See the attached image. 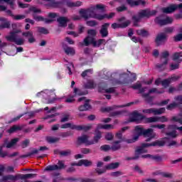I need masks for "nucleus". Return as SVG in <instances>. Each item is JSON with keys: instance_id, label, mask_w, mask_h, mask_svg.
<instances>
[{"instance_id": "f257e3e1", "label": "nucleus", "mask_w": 182, "mask_h": 182, "mask_svg": "<svg viewBox=\"0 0 182 182\" xmlns=\"http://www.w3.org/2000/svg\"><path fill=\"white\" fill-rule=\"evenodd\" d=\"M111 77L115 80L116 83H118V85H129V83H133V82H136L137 79L136 73L119 74L118 73H113L111 75Z\"/></svg>"}, {"instance_id": "f03ea898", "label": "nucleus", "mask_w": 182, "mask_h": 182, "mask_svg": "<svg viewBox=\"0 0 182 182\" xmlns=\"http://www.w3.org/2000/svg\"><path fill=\"white\" fill-rule=\"evenodd\" d=\"M48 4H46L47 9H58L62 8L63 5H66L68 8H77L82 6V1H77L75 2L73 1H56V0H43Z\"/></svg>"}, {"instance_id": "7ed1b4c3", "label": "nucleus", "mask_w": 182, "mask_h": 182, "mask_svg": "<svg viewBox=\"0 0 182 182\" xmlns=\"http://www.w3.org/2000/svg\"><path fill=\"white\" fill-rule=\"evenodd\" d=\"M36 177V173H28V174H21L18 173L16 175L9 174L2 176L0 178L1 182H15L18 180H26V178H33Z\"/></svg>"}, {"instance_id": "20e7f679", "label": "nucleus", "mask_w": 182, "mask_h": 182, "mask_svg": "<svg viewBox=\"0 0 182 182\" xmlns=\"http://www.w3.org/2000/svg\"><path fill=\"white\" fill-rule=\"evenodd\" d=\"M156 14H157V11L150 10V9L139 11L137 13V15H134L132 16L134 26H139V22L141 21L142 18H150V16H154Z\"/></svg>"}, {"instance_id": "39448f33", "label": "nucleus", "mask_w": 182, "mask_h": 182, "mask_svg": "<svg viewBox=\"0 0 182 182\" xmlns=\"http://www.w3.org/2000/svg\"><path fill=\"white\" fill-rule=\"evenodd\" d=\"M19 32H21L19 30L11 31L10 32V35L6 36L5 38L9 42H14L16 45H23V43H25V40H23V38H18V34L16 33H19Z\"/></svg>"}, {"instance_id": "423d86ee", "label": "nucleus", "mask_w": 182, "mask_h": 182, "mask_svg": "<svg viewBox=\"0 0 182 182\" xmlns=\"http://www.w3.org/2000/svg\"><path fill=\"white\" fill-rule=\"evenodd\" d=\"M80 15L85 19V21H87L89 18H93L96 19L97 15L98 14H95L92 9H81L79 11Z\"/></svg>"}, {"instance_id": "0eeeda50", "label": "nucleus", "mask_w": 182, "mask_h": 182, "mask_svg": "<svg viewBox=\"0 0 182 182\" xmlns=\"http://www.w3.org/2000/svg\"><path fill=\"white\" fill-rule=\"evenodd\" d=\"M66 168V165H65V161H58V165H48L44 169V171H56L57 170H63Z\"/></svg>"}, {"instance_id": "6e6552de", "label": "nucleus", "mask_w": 182, "mask_h": 182, "mask_svg": "<svg viewBox=\"0 0 182 182\" xmlns=\"http://www.w3.org/2000/svg\"><path fill=\"white\" fill-rule=\"evenodd\" d=\"M88 36L84 39L83 43L85 46H89L90 43H92V39L95 40L96 35H97V32L95 29H90L87 31Z\"/></svg>"}, {"instance_id": "1a4fd4ad", "label": "nucleus", "mask_w": 182, "mask_h": 182, "mask_svg": "<svg viewBox=\"0 0 182 182\" xmlns=\"http://www.w3.org/2000/svg\"><path fill=\"white\" fill-rule=\"evenodd\" d=\"M173 18L166 17L164 18V15H161L159 17H156L155 22L160 25V26H164V25H168V23H173Z\"/></svg>"}, {"instance_id": "9d476101", "label": "nucleus", "mask_w": 182, "mask_h": 182, "mask_svg": "<svg viewBox=\"0 0 182 182\" xmlns=\"http://www.w3.org/2000/svg\"><path fill=\"white\" fill-rule=\"evenodd\" d=\"M151 93H157V95H161L164 93V90H159L157 88H152L149 90L148 93L142 94V97H144L146 102H150L153 100V97H150Z\"/></svg>"}, {"instance_id": "9b49d317", "label": "nucleus", "mask_w": 182, "mask_h": 182, "mask_svg": "<svg viewBox=\"0 0 182 182\" xmlns=\"http://www.w3.org/2000/svg\"><path fill=\"white\" fill-rule=\"evenodd\" d=\"M144 129H143V127H140V126H136L135 127V132L136 133V135L134 136V137L132 139H127L126 141L128 144H132V143H136V141H137V140H139V137H140V136H141V134H143Z\"/></svg>"}, {"instance_id": "f8f14e48", "label": "nucleus", "mask_w": 182, "mask_h": 182, "mask_svg": "<svg viewBox=\"0 0 182 182\" xmlns=\"http://www.w3.org/2000/svg\"><path fill=\"white\" fill-rule=\"evenodd\" d=\"M181 2H182V0H179ZM176 9H179L180 12L182 14V4H173L171 5L168 7L163 8L162 11L164 14H172V12H174Z\"/></svg>"}, {"instance_id": "ddd939ff", "label": "nucleus", "mask_w": 182, "mask_h": 182, "mask_svg": "<svg viewBox=\"0 0 182 182\" xmlns=\"http://www.w3.org/2000/svg\"><path fill=\"white\" fill-rule=\"evenodd\" d=\"M143 113H146L147 114H154L155 116L157 114H163L164 112H166V108L162 107L159 109H156V108H150V109H143Z\"/></svg>"}, {"instance_id": "4468645a", "label": "nucleus", "mask_w": 182, "mask_h": 182, "mask_svg": "<svg viewBox=\"0 0 182 182\" xmlns=\"http://www.w3.org/2000/svg\"><path fill=\"white\" fill-rule=\"evenodd\" d=\"M166 42H167V34H166L165 33H161L156 36V38L155 39L156 46L164 45Z\"/></svg>"}, {"instance_id": "2eb2a0df", "label": "nucleus", "mask_w": 182, "mask_h": 182, "mask_svg": "<svg viewBox=\"0 0 182 182\" xmlns=\"http://www.w3.org/2000/svg\"><path fill=\"white\" fill-rule=\"evenodd\" d=\"M143 153H147V150L143 149L141 146H138L135 150V155L133 157H127L126 160L129 161V160H138L140 158V154H143Z\"/></svg>"}, {"instance_id": "dca6fc26", "label": "nucleus", "mask_w": 182, "mask_h": 182, "mask_svg": "<svg viewBox=\"0 0 182 182\" xmlns=\"http://www.w3.org/2000/svg\"><path fill=\"white\" fill-rule=\"evenodd\" d=\"M132 105H134V102H129L127 105H119V106H112V107H104L101 109V112H107V113L110 112H113V110H114L115 109H117V107H129V106H132Z\"/></svg>"}, {"instance_id": "f3484780", "label": "nucleus", "mask_w": 182, "mask_h": 182, "mask_svg": "<svg viewBox=\"0 0 182 182\" xmlns=\"http://www.w3.org/2000/svg\"><path fill=\"white\" fill-rule=\"evenodd\" d=\"M77 144H86L87 146H92L95 144V142L89 141V136L87 135H82L77 138Z\"/></svg>"}, {"instance_id": "a211bd4d", "label": "nucleus", "mask_w": 182, "mask_h": 182, "mask_svg": "<svg viewBox=\"0 0 182 182\" xmlns=\"http://www.w3.org/2000/svg\"><path fill=\"white\" fill-rule=\"evenodd\" d=\"M164 144H166V142L164 141H155L151 144L149 143H144L142 144L141 145V146L142 147V149H146V147H151V146H159V147H163V146H164Z\"/></svg>"}, {"instance_id": "6ab92c4d", "label": "nucleus", "mask_w": 182, "mask_h": 182, "mask_svg": "<svg viewBox=\"0 0 182 182\" xmlns=\"http://www.w3.org/2000/svg\"><path fill=\"white\" fill-rule=\"evenodd\" d=\"M59 28H66L68 23L70 22V20L66 16H60L57 18Z\"/></svg>"}, {"instance_id": "aec40b11", "label": "nucleus", "mask_w": 182, "mask_h": 182, "mask_svg": "<svg viewBox=\"0 0 182 182\" xmlns=\"http://www.w3.org/2000/svg\"><path fill=\"white\" fill-rule=\"evenodd\" d=\"M127 3L129 6H139L141 5L142 6H146L147 2L144 0H127Z\"/></svg>"}, {"instance_id": "412c9836", "label": "nucleus", "mask_w": 182, "mask_h": 182, "mask_svg": "<svg viewBox=\"0 0 182 182\" xmlns=\"http://www.w3.org/2000/svg\"><path fill=\"white\" fill-rule=\"evenodd\" d=\"M110 26L109 23H105L101 26V29L100 30V33L102 38H107L109 36V31L107 30Z\"/></svg>"}, {"instance_id": "4be33fe9", "label": "nucleus", "mask_w": 182, "mask_h": 182, "mask_svg": "<svg viewBox=\"0 0 182 182\" xmlns=\"http://www.w3.org/2000/svg\"><path fill=\"white\" fill-rule=\"evenodd\" d=\"M144 119V116H143L141 113L134 112L129 117V122H140Z\"/></svg>"}, {"instance_id": "5701e85b", "label": "nucleus", "mask_w": 182, "mask_h": 182, "mask_svg": "<svg viewBox=\"0 0 182 182\" xmlns=\"http://www.w3.org/2000/svg\"><path fill=\"white\" fill-rule=\"evenodd\" d=\"M115 15H116L115 13H110L109 14H98V15L96 16V19L97 21H103L104 19H112V18H114Z\"/></svg>"}, {"instance_id": "b1692460", "label": "nucleus", "mask_w": 182, "mask_h": 182, "mask_svg": "<svg viewBox=\"0 0 182 182\" xmlns=\"http://www.w3.org/2000/svg\"><path fill=\"white\" fill-rule=\"evenodd\" d=\"M131 87L132 89H134V90H139V93H144L146 89H147L146 87H141V83L139 81L132 85Z\"/></svg>"}, {"instance_id": "393cba45", "label": "nucleus", "mask_w": 182, "mask_h": 182, "mask_svg": "<svg viewBox=\"0 0 182 182\" xmlns=\"http://www.w3.org/2000/svg\"><path fill=\"white\" fill-rule=\"evenodd\" d=\"M119 25L123 26V27H121V28H127L130 23H132V21L130 20H127L126 17L122 16L117 19Z\"/></svg>"}, {"instance_id": "a878e982", "label": "nucleus", "mask_w": 182, "mask_h": 182, "mask_svg": "<svg viewBox=\"0 0 182 182\" xmlns=\"http://www.w3.org/2000/svg\"><path fill=\"white\" fill-rule=\"evenodd\" d=\"M92 41L90 43V45H92L95 48L100 46L101 45H106V40L105 39H99L98 41H96V38L95 40L91 39Z\"/></svg>"}, {"instance_id": "bb28decb", "label": "nucleus", "mask_w": 182, "mask_h": 182, "mask_svg": "<svg viewBox=\"0 0 182 182\" xmlns=\"http://www.w3.org/2000/svg\"><path fill=\"white\" fill-rule=\"evenodd\" d=\"M63 48L66 55H71L73 56V55L75 53V49L73 48L67 46L65 44L63 45Z\"/></svg>"}, {"instance_id": "cd10ccee", "label": "nucleus", "mask_w": 182, "mask_h": 182, "mask_svg": "<svg viewBox=\"0 0 182 182\" xmlns=\"http://www.w3.org/2000/svg\"><path fill=\"white\" fill-rule=\"evenodd\" d=\"M100 139H102V132L97 129V130H95V132L93 141H91V142L94 143V144L95 143H99V140Z\"/></svg>"}, {"instance_id": "c85d7f7f", "label": "nucleus", "mask_w": 182, "mask_h": 182, "mask_svg": "<svg viewBox=\"0 0 182 182\" xmlns=\"http://www.w3.org/2000/svg\"><path fill=\"white\" fill-rule=\"evenodd\" d=\"M136 33L139 36H142L143 38H147V36H150V33L145 29L136 30Z\"/></svg>"}, {"instance_id": "c756f323", "label": "nucleus", "mask_w": 182, "mask_h": 182, "mask_svg": "<svg viewBox=\"0 0 182 182\" xmlns=\"http://www.w3.org/2000/svg\"><path fill=\"white\" fill-rule=\"evenodd\" d=\"M23 129V127L19 126V125H14L12 126L9 130V133H16V132H21Z\"/></svg>"}, {"instance_id": "7c9ffc66", "label": "nucleus", "mask_w": 182, "mask_h": 182, "mask_svg": "<svg viewBox=\"0 0 182 182\" xmlns=\"http://www.w3.org/2000/svg\"><path fill=\"white\" fill-rule=\"evenodd\" d=\"M182 58V52L175 53L173 55L172 60L175 61L178 60V63H181L182 58Z\"/></svg>"}, {"instance_id": "2f4dec72", "label": "nucleus", "mask_w": 182, "mask_h": 182, "mask_svg": "<svg viewBox=\"0 0 182 182\" xmlns=\"http://www.w3.org/2000/svg\"><path fill=\"white\" fill-rule=\"evenodd\" d=\"M89 109H90V105H89V102L87 101H86L83 105H80L78 107L80 112H86L87 110H89Z\"/></svg>"}, {"instance_id": "473e14b6", "label": "nucleus", "mask_w": 182, "mask_h": 182, "mask_svg": "<svg viewBox=\"0 0 182 182\" xmlns=\"http://www.w3.org/2000/svg\"><path fill=\"white\" fill-rule=\"evenodd\" d=\"M16 0H0V4H2V2H5L8 5L10 6L11 9H15V1Z\"/></svg>"}, {"instance_id": "72a5a7b5", "label": "nucleus", "mask_w": 182, "mask_h": 182, "mask_svg": "<svg viewBox=\"0 0 182 182\" xmlns=\"http://www.w3.org/2000/svg\"><path fill=\"white\" fill-rule=\"evenodd\" d=\"M120 164L119 162L117 163H111L105 166L106 170H114V168H118Z\"/></svg>"}, {"instance_id": "f704fd0d", "label": "nucleus", "mask_w": 182, "mask_h": 182, "mask_svg": "<svg viewBox=\"0 0 182 182\" xmlns=\"http://www.w3.org/2000/svg\"><path fill=\"white\" fill-rule=\"evenodd\" d=\"M61 129H71L72 130H76V125L73 123H66L61 125Z\"/></svg>"}, {"instance_id": "c9c22d12", "label": "nucleus", "mask_w": 182, "mask_h": 182, "mask_svg": "<svg viewBox=\"0 0 182 182\" xmlns=\"http://www.w3.org/2000/svg\"><path fill=\"white\" fill-rule=\"evenodd\" d=\"M46 141L50 144H53V143H58L60 140V138L58 137H53V136H46Z\"/></svg>"}, {"instance_id": "e433bc0d", "label": "nucleus", "mask_w": 182, "mask_h": 182, "mask_svg": "<svg viewBox=\"0 0 182 182\" xmlns=\"http://www.w3.org/2000/svg\"><path fill=\"white\" fill-rule=\"evenodd\" d=\"M119 143H122V140L114 141V144H112L111 149L113 150V151L119 150V149L122 147L120 144H119Z\"/></svg>"}, {"instance_id": "4c0bfd02", "label": "nucleus", "mask_w": 182, "mask_h": 182, "mask_svg": "<svg viewBox=\"0 0 182 182\" xmlns=\"http://www.w3.org/2000/svg\"><path fill=\"white\" fill-rule=\"evenodd\" d=\"M18 141H19V138H14L11 139V141L6 145V149L14 147V146H15Z\"/></svg>"}, {"instance_id": "58836bf2", "label": "nucleus", "mask_w": 182, "mask_h": 182, "mask_svg": "<svg viewBox=\"0 0 182 182\" xmlns=\"http://www.w3.org/2000/svg\"><path fill=\"white\" fill-rule=\"evenodd\" d=\"M81 166H85V167H90L93 166V162L87 159H81Z\"/></svg>"}, {"instance_id": "ea45409f", "label": "nucleus", "mask_w": 182, "mask_h": 182, "mask_svg": "<svg viewBox=\"0 0 182 182\" xmlns=\"http://www.w3.org/2000/svg\"><path fill=\"white\" fill-rule=\"evenodd\" d=\"M92 129V127L91 126H85V125H79V126H77L76 125V129L75 130H78V131H80V130H84V132H89V130Z\"/></svg>"}, {"instance_id": "a19ab883", "label": "nucleus", "mask_w": 182, "mask_h": 182, "mask_svg": "<svg viewBox=\"0 0 182 182\" xmlns=\"http://www.w3.org/2000/svg\"><path fill=\"white\" fill-rule=\"evenodd\" d=\"M153 129H144L143 136L144 137H151L153 136Z\"/></svg>"}, {"instance_id": "79ce46f5", "label": "nucleus", "mask_w": 182, "mask_h": 182, "mask_svg": "<svg viewBox=\"0 0 182 182\" xmlns=\"http://www.w3.org/2000/svg\"><path fill=\"white\" fill-rule=\"evenodd\" d=\"M72 154V151L70 149H67L65 151H61L60 152V157H68V156H70Z\"/></svg>"}, {"instance_id": "37998d69", "label": "nucleus", "mask_w": 182, "mask_h": 182, "mask_svg": "<svg viewBox=\"0 0 182 182\" xmlns=\"http://www.w3.org/2000/svg\"><path fill=\"white\" fill-rule=\"evenodd\" d=\"M169 132H166V136H169V137H172V139H176V137H177V132L176 131V129H172V131H171V129H168Z\"/></svg>"}, {"instance_id": "c03bdc74", "label": "nucleus", "mask_w": 182, "mask_h": 182, "mask_svg": "<svg viewBox=\"0 0 182 182\" xmlns=\"http://www.w3.org/2000/svg\"><path fill=\"white\" fill-rule=\"evenodd\" d=\"M146 123H156L159 122V117H151L146 119Z\"/></svg>"}, {"instance_id": "a18cd8bd", "label": "nucleus", "mask_w": 182, "mask_h": 182, "mask_svg": "<svg viewBox=\"0 0 182 182\" xmlns=\"http://www.w3.org/2000/svg\"><path fill=\"white\" fill-rule=\"evenodd\" d=\"M167 63H168V59L165 60L161 64H157L156 68L158 69H161L162 70H164V69H166V65H167Z\"/></svg>"}, {"instance_id": "49530a36", "label": "nucleus", "mask_w": 182, "mask_h": 182, "mask_svg": "<svg viewBox=\"0 0 182 182\" xmlns=\"http://www.w3.org/2000/svg\"><path fill=\"white\" fill-rule=\"evenodd\" d=\"M151 160H154L155 161L160 163V161H163V158L159 155H151Z\"/></svg>"}, {"instance_id": "de8ad7c7", "label": "nucleus", "mask_w": 182, "mask_h": 182, "mask_svg": "<svg viewBox=\"0 0 182 182\" xmlns=\"http://www.w3.org/2000/svg\"><path fill=\"white\" fill-rule=\"evenodd\" d=\"M38 31L39 33H43V35H48L49 33V30L44 27H38Z\"/></svg>"}, {"instance_id": "09e8293b", "label": "nucleus", "mask_w": 182, "mask_h": 182, "mask_svg": "<svg viewBox=\"0 0 182 182\" xmlns=\"http://www.w3.org/2000/svg\"><path fill=\"white\" fill-rule=\"evenodd\" d=\"M178 107V104L176 102H173L171 104H169L167 107L166 109L167 110H173V109H176V107Z\"/></svg>"}, {"instance_id": "8fccbe9b", "label": "nucleus", "mask_w": 182, "mask_h": 182, "mask_svg": "<svg viewBox=\"0 0 182 182\" xmlns=\"http://www.w3.org/2000/svg\"><path fill=\"white\" fill-rule=\"evenodd\" d=\"M105 8H106V6L102 4H100L95 5V6L94 7V9H97L98 11H101V12H105Z\"/></svg>"}, {"instance_id": "3c124183", "label": "nucleus", "mask_w": 182, "mask_h": 182, "mask_svg": "<svg viewBox=\"0 0 182 182\" xmlns=\"http://www.w3.org/2000/svg\"><path fill=\"white\" fill-rule=\"evenodd\" d=\"M29 11L31 12H33L35 15V14H41L42 11L38 9V7L32 6L29 9Z\"/></svg>"}, {"instance_id": "603ef678", "label": "nucleus", "mask_w": 182, "mask_h": 182, "mask_svg": "<svg viewBox=\"0 0 182 182\" xmlns=\"http://www.w3.org/2000/svg\"><path fill=\"white\" fill-rule=\"evenodd\" d=\"M4 147H5V145L0 146V157H1L2 159H4V157H6V156H8L7 151H2Z\"/></svg>"}, {"instance_id": "864d4df0", "label": "nucleus", "mask_w": 182, "mask_h": 182, "mask_svg": "<svg viewBox=\"0 0 182 182\" xmlns=\"http://www.w3.org/2000/svg\"><path fill=\"white\" fill-rule=\"evenodd\" d=\"M30 143H31V140H29L28 139L23 141L21 143L22 149H26V147H28V146H29Z\"/></svg>"}, {"instance_id": "5fc2aeb1", "label": "nucleus", "mask_w": 182, "mask_h": 182, "mask_svg": "<svg viewBox=\"0 0 182 182\" xmlns=\"http://www.w3.org/2000/svg\"><path fill=\"white\" fill-rule=\"evenodd\" d=\"M168 56H170L168 51H164L161 54V59H165L166 60V59H168Z\"/></svg>"}, {"instance_id": "6e6d98bb", "label": "nucleus", "mask_w": 182, "mask_h": 182, "mask_svg": "<svg viewBox=\"0 0 182 182\" xmlns=\"http://www.w3.org/2000/svg\"><path fill=\"white\" fill-rule=\"evenodd\" d=\"M101 151H109V150H112V147L110 145H102L100 146Z\"/></svg>"}, {"instance_id": "4d7b16f0", "label": "nucleus", "mask_w": 182, "mask_h": 182, "mask_svg": "<svg viewBox=\"0 0 182 182\" xmlns=\"http://www.w3.org/2000/svg\"><path fill=\"white\" fill-rule=\"evenodd\" d=\"M122 114H123V112L122 111H116V112H111L109 114V116L111 117H116L120 116Z\"/></svg>"}, {"instance_id": "13d9d810", "label": "nucleus", "mask_w": 182, "mask_h": 182, "mask_svg": "<svg viewBox=\"0 0 182 182\" xmlns=\"http://www.w3.org/2000/svg\"><path fill=\"white\" fill-rule=\"evenodd\" d=\"M86 25H87V26L93 27L97 26V22L95 20L87 21Z\"/></svg>"}, {"instance_id": "bf43d9fd", "label": "nucleus", "mask_w": 182, "mask_h": 182, "mask_svg": "<svg viewBox=\"0 0 182 182\" xmlns=\"http://www.w3.org/2000/svg\"><path fill=\"white\" fill-rule=\"evenodd\" d=\"M33 18L35 19V21H37V22H43V17L42 16H36V14H33Z\"/></svg>"}, {"instance_id": "052dcab7", "label": "nucleus", "mask_w": 182, "mask_h": 182, "mask_svg": "<svg viewBox=\"0 0 182 182\" xmlns=\"http://www.w3.org/2000/svg\"><path fill=\"white\" fill-rule=\"evenodd\" d=\"M180 68V63H172L171 64L170 69L171 70H176V69H178Z\"/></svg>"}, {"instance_id": "680f3d73", "label": "nucleus", "mask_w": 182, "mask_h": 182, "mask_svg": "<svg viewBox=\"0 0 182 182\" xmlns=\"http://www.w3.org/2000/svg\"><path fill=\"white\" fill-rule=\"evenodd\" d=\"M173 146L174 147H178L180 145L177 143V141H170L168 144V147H171Z\"/></svg>"}, {"instance_id": "e2e57ef3", "label": "nucleus", "mask_w": 182, "mask_h": 182, "mask_svg": "<svg viewBox=\"0 0 182 182\" xmlns=\"http://www.w3.org/2000/svg\"><path fill=\"white\" fill-rule=\"evenodd\" d=\"M169 82L172 83V82H177L178 79H180V76H177L176 75H172L171 77L168 78Z\"/></svg>"}, {"instance_id": "0e129e2a", "label": "nucleus", "mask_w": 182, "mask_h": 182, "mask_svg": "<svg viewBox=\"0 0 182 182\" xmlns=\"http://www.w3.org/2000/svg\"><path fill=\"white\" fill-rule=\"evenodd\" d=\"M69 117H70V114H66L63 115V117L61 119V123H65V122H69Z\"/></svg>"}, {"instance_id": "69168bd1", "label": "nucleus", "mask_w": 182, "mask_h": 182, "mask_svg": "<svg viewBox=\"0 0 182 182\" xmlns=\"http://www.w3.org/2000/svg\"><path fill=\"white\" fill-rule=\"evenodd\" d=\"M174 100H176V103L178 104V106L179 105H182V95H178L174 97Z\"/></svg>"}, {"instance_id": "338daca9", "label": "nucleus", "mask_w": 182, "mask_h": 182, "mask_svg": "<svg viewBox=\"0 0 182 182\" xmlns=\"http://www.w3.org/2000/svg\"><path fill=\"white\" fill-rule=\"evenodd\" d=\"M80 181L81 182H96L95 179L89 178H80Z\"/></svg>"}, {"instance_id": "774afa93", "label": "nucleus", "mask_w": 182, "mask_h": 182, "mask_svg": "<svg viewBox=\"0 0 182 182\" xmlns=\"http://www.w3.org/2000/svg\"><path fill=\"white\" fill-rule=\"evenodd\" d=\"M174 41L175 42H180L182 41V33H179L174 36Z\"/></svg>"}]
</instances>
